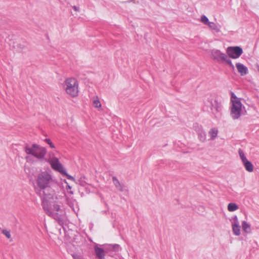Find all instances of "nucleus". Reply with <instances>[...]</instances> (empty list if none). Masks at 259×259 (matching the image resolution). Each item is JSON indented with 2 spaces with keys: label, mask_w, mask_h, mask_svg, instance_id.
<instances>
[{
  "label": "nucleus",
  "mask_w": 259,
  "mask_h": 259,
  "mask_svg": "<svg viewBox=\"0 0 259 259\" xmlns=\"http://www.w3.org/2000/svg\"><path fill=\"white\" fill-rule=\"evenodd\" d=\"M38 187L42 191L46 199L55 201L53 205L43 202L42 207L45 212L57 221L58 223H64V211L58 203L65 197V193L62 189L60 183L53 177L51 171H44L38 174L36 178Z\"/></svg>",
  "instance_id": "obj_1"
},
{
  "label": "nucleus",
  "mask_w": 259,
  "mask_h": 259,
  "mask_svg": "<svg viewBox=\"0 0 259 259\" xmlns=\"http://www.w3.org/2000/svg\"><path fill=\"white\" fill-rule=\"evenodd\" d=\"M120 247L118 244H104L99 245L96 244L94 246V250L96 257L99 259H105L106 254L113 256L118 252Z\"/></svg>",
  "instance_id": "obj_2"
},
{
  "label": "nucleus",
  "mask_w": 259,
  "mask_h": 259,
  "mask_svg": "<svg viewBox=\"0 0 259 259\" xmlns=\"http://www.w3.org/2000/svg\"><path fill=\"white\" fill-rule=\"evenodd\" d=\"M231 102L230 116L234 120L238 119L242 114L244 107L241 102V99L233 92L231 93Z\"/></svg>",
  "instance_id": "obj_3"
},
{
  "label": "nucleus",
  "mask_w": 259,
  "mask_h": 259,
  "mask_svg": "<svg viewBox=\"0 0 259 259\" xmlns=\"http://www.w3.org/2000/svg\"><path fill=\"white\" fill-rule=\"evenodd\" d=\"M63 88L66 93L71 97H76L78 95V82L74 77L66 78L63 83Z\"/></svg>",
  "instance_id": "obj_4"
},
{
  "label": "nucleus",
  "mask_w": 259,
  "mask_h": 259,
  "mask_svg": "<svg viewBox=\"0 0 259 259\" xmlns=\"http://www.w3.org/2000/svg\"><path fill=\"white\" fill-rule=\"evenodd\" d=\"M211 58L220 63H225L229 66L232 69H234L235 66L233 64L231 60L228 57L227 53L221 52L220 50L213 49L210 51Z\"/></svg>",
  "instance_id": "obj_5"
},
{
  "label": "nucleus",
  "mask_w": 259,
  "mask_h": 259,
  "mask_svg": "<svg viewBox=\"0 0 259 259\" xmlns=\"http://www.w3.org/2000/svg\"><path fill=\"white\" fill-rule=\"evenodd\" d=\"M25 151L27 154L31 155L40 160L45 159L47 153V150L45 147L36 144H33L31 146L26 145Z\"/></svg>",
  "instance_id": "obj_6"
},
{
  "label": "nucleus",
  "mask_w": 259,
  "mask_h": 259,
  "mask_svg": "<svg viewBox=\"0 0 259 259\" xmlns=\"http://www.w3.org/2000/svg\"><path fill=\"white\" fill-rule=\"evenodd\" d=\"M206 106L210 107L211 114L216 119H219L222 116V107L221 103L213 98H208L205 102Z\"/></svg>",
  "instance_id": "obj_7"
},
{
  "label": "nucleus",
  "mask_w": 259,
  "mask_h": 259,
  "mask_svg": "<svg viewBox=\"0 0 259 259\" xmlns=\"http://www.w3.org/2000/svg\"><path fill=\"white\" fill-rule=\"evenodd\" d=\"M47 161L50 163L53 170L58 171L61 174L66 176L68 179L72 181L75 180L73 177L67 173L66 169L63 167L62 164L60 162L58 158L56 157H53L51 159H48Z\"/></svg>",
  "instance_id": "obj_8"
},
{
  "label": "nucleus",
  "mask_w": 259,
  "mask_h": 259,
  "mask_svg": "<svg viewBox=\"0 0 259 259\" xmlns=\"http://www.w3.org/2000/svg\"><path fill=\"white\" fill-rule=\"evenodd\" d=\"M226 53L229 58L236 59L243 54L242 49L238 46L229 47L226 49Z\"/></svg>",
  "instance_id": "obj_9"
},
{
  "label": "nucleus",
  "mask_w": 259,
  "mask_h": 259,
  "mask_svg": "<svg viewBox=\"0 0 259 259\" xmlns=\"http://www.w3.org/2000/svg\"><path fill=\"white\" fill-rule=\"evenodd\" d=\"M230 221L233 234L236 236H239L241 234L240 226L237 217L236 215L234 216L230 220Z\"/></svg>",
  "instance_id": "obj_10"
},
{
  "label": "nucleus",
  "mask_w": 259,
  "mask_h": 259,
  "mask_svg": "<svg viewBox=\"0 0 259 259\" xmlns=\"http://www.w3.org/2000/svg\"><path fill=\"white\" fill-rule=\"evenodd\" d=\"M236 67L238 72L241 76H244L248 73L247 67L241 63H237L236 64Z\"/></svg>",
  "instance_id": "obj_11"
},
{
  "label": "nucleus",
  "mask_w": 259,
  "mask_h": 259,
  "mask_svg": "<svg viewBox=\"0 0 259 259\" xmlns=\"http://www.w3.org/2000/svg\"><path fill=\"white\" fill-rule=\"evenodd\" d=\"M207 26L209 27L211 30L215 32L218 33L221 32V26L219 24L213 22H210Z\"/></svg>",
  "instance_id": "obj_12"
},
{
  "label": "nucleus",
  "mask_w": 259,
  "mask_h": 259,
  "mask_svg": "<svg viewBox=\"0 0 259 259\" xmlns=\"http://www.w3.org/2000/svg\"><path fill=\"white\" fill-rule=\"evenodd\" d=\"M219 131L217 127H212L210 129L208 132V136L210 137L211 140H214L218 135Z\"/></svg>",
  "instance_id": "obj_13"
},
{
  "label": "nucleus",
  "mask_w": 259,
  "mask_h": 259,
  "mask_svg": "<svg viewBox=\"0 0 259 259\" xmlns=\"http://www.w3.org/2000/svg\"><path fill=\"white\" fill-rule=\"evenodd\" d=\"M113 183L116 188L120 191H124V189L123 186L120 184L119 181L115 177H112Z\"/></svg>",
  "instance_id": "obj_14"
},
{
  "label": "nucleus",
  "mask_w": 259,
  "mask_h": 259,
  "mask_svg": "<svg viewBox=\"0 0 259 259\" xmlns=\"http://www.w3.org/2000/svg\"><path fill=\"white\" fill-rule=\"evenodd\" d=\"M241 226L242 230L247 234H249L251 232V226L249 223L246 221H243L242 222Z\"/></svg>",
  "instance_id": "obj_15"
},
{
  "label": "nucleus",
  "mask_w": 259,
  "mask_h": 259,
  "mask_svg": "<svg viewBox=\"0 0 259 259\" xmlns=\"http://www.w3.org/2000/svg\"><path fill=\"white\" fill-rule=\"evenodd\" d=\"M245 169L249 172H251L253 170V166L252 164L248 160L243 162Z\"/></svg>",
  "instance_id": "obj_16"
},
{
  "label": "nucleus",
  "mask_w": 259,
  "mask_h": 259,
  "mask_svg": "<svg viewBox=\"0 0 259 259\" xmlns=\"http://www.w3.org/2000/svg\"><path fill=\"white\" fill-rule=\"evenodd\" d=\"M93 104L94 107L96 108H101L102 106L99 99L97 96L93 98Z\"/></svg>",
  "instance_id": "obj_17"
},
{
  "label": "nucleus",
  "mask_w": 259,
  "mask_h": 259,
  "mask_svg": "<svg viewBox=\"0 0 259 259\" xmlns=\"http://www.w3.org/2000/svg\"><path fill=\"white\" fill-rule=\"evenodd\" d=\"M227 208L229 211L232 212L237 210L239 207L236 203H230L228 204Z\"/></svg>",
  "instance_id": "obj_18"
},
{
  "label": "nucleus",
  "mask_w": 259,
  "mask_h": 259,
  "mask_svg": "<svg viewBox=\"0 0 259 259\" xmlns=\"http://www.w3.org/2000/svg\"><path fill=\"white\" fill-rule=\"evenodd\" d=\"M238 152H239V154L240 159H241L242 162L247 160V159H246V158L244 155L243 151L241 149H239L238 151Z\"/></svg>",
  "instance_id": "obj_19"
},
{
  "label": "nucleus",
  "mask_w": 259,
  "mask_h": 259,
  "mask_svg": "<svg viewBox=\"0 0 259 259\" xmlns=\"http://www.w3.org/2000/svg\"><path fill=\"white\" fill-rule=\"evenodd\" d=\"M198 137L200 140L202 142H204L206 140V135L203 131H201L200 133H199Z\"/></svg>",
  "instance_id": "obj_20"
},
{
  "label": "nucleus",
  "mask_w": 259,
  "mask_h": 259,
  "mask_svg": "<svg viewBox=\"0 0 259 259\" xmlns=\"http://www.w3.org/2000/svg\"><path fill=\"white\" fill-rule=\"evenodd\" d=\"M201 22L206 25H207L208 23L210 22V21H209L208 20V18L205 15L201 16Z\"/></svg>",
  "instance_id": "obj_21"
},
{
  "label": "nucleus",
  "mask_w": 259,
  "mask_h": 259,
  "mask_svg": "<svg viewBox=\"0 0 259 259\" xmlns=\"http://www.w3.org/2000/svg\"><path fill=\"white\" fill-rule=\"evenodd\" d=\"M65 200L66 203L70 206L72 207L74 205V204L75 202V200L72 199H69L68 198H66Z\"/></svg>",
  "instance_id": "obj_22"
},
{
  "label": "nucleus",
  "mask_w": 259,
  "mask_h": 259,
  "mask_svg": "<svg viewBox=\"0 0 259 259\" xmlns=\"http://www.w3.org/2000/svg\"><path fill=\"white\" fill-rule=\"evenodd\" d=\"M2 233L5 235L6 236V237L9 239L11 238V233H10V232L8 231V230H3L2 231Z\"/></svg>",
  "instance_id": "obj_23"
},
{
  "label": "nucleus",
  "mask_w": 259,
  "mask_h": 259,
  "mask_svg": "<svg viewBox=\"0 0 259 259\" xmlns=\"http://www.w3.org/2000/svg\"><path fill=\"white\" fill-rule=\"evenodd\" d=\"M45 141H46L50 145L51 148H54L55 147V145L52 142V141H51V140L50 139H46L45 140Z\"/></svg>",
  "instance_id": "obj_24"
},
{
  "label": "nucleus",
  "mask_w": 259,
  "mask_h": 259,
  "mask_svg": "<svg viewBox=\"0 0 259 259\" xmlns=\"http://www.w3.org/2000/svg\"><path fill=\"white\" fill-rule=\"evenodd\" d=\"M65 183L67 184L66 190L68 193H70V194H73V192L72 191H71V187L67 183V182L65 181Z\"/></svg>",
  "instance_id": "obj_25"
},
{
  "label": "nucleus",
  "mask_w": 259,
  "mask_h": 259,
  "mask_svg": "<svg viewBox=\"0 0 259 259\" xmlns=\"http://www.w3.org/2000/svg\"><path fill=\"white\" fill-rule=\"evenodd\" d=\"M73 257V259H83L81 256L77 255H74Z\"/></svg>",
  "instance_id": "obj_26"
},
{
  "label": "nucleus",
  "mask_w": 259,
  "mask_h": 259,
  "mask_svg": "<svg viewBox=\"0 0 259 259\" xmlns=\"http://www.w3.org/2000/svg\"><path fill=\"white\" fill-rule=\"evenodd\" d=\"M53 157H55L54 154L53 153L50 152L49 153V159H51V158Z\"/></svg>",
  "instance_id": "obj_27"
},
{
  "label": "nucleus",
  "mask_w": 259,
  "mask_h": 259,
  "mask_svg": "<svg viewBox=\"0 0 259 259\" xmlns=\"http://www.w3.org/2000/svg\"><path fill=\"white\" fill-rule=\"evenodd\" d=\"M73 9L75 11H77L78 10V8H77V7H76V6H73Z\"/></svg>",
  "instance_id": "obj_28"
},
{
  "label": "nucleus",
  "mask_w": 259,
  "mask_h": 259,
  "mask_svg": "<svg viewBox=\"0 0 259 259\" xmlns=\"http://www.w3.org/2000/svg\"><path fill=\"white\" fill-rule=\"evenodd\" d=\"M257 70H258V71L259 72V65L257 66Z\"/></svg>",
  "instance_id": "obj_29"
},
{
  "label": "nucleus",
  "mask_w": 259,
  "mask_h": 259,
  "mask_svg": "<svg viewBox=\"0 0 259 259\" xmlns=\"http://www.w3.org/2000/svg\"><path fill=\"white\" fill-rule=\"evenodd\" d=\"M26 158L27 159H28V157H26Z\"/></svg>",
  "instance_id": "obj_30"
}]
</instances>
